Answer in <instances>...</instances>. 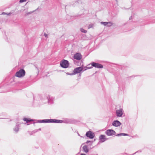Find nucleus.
Masks as SVG:
<instances>
[{
  "mask_svg": "<svg viewBox=\"0 0 155 155\" xmlns=\"http://www.w3.org/2000/svg\"><path fill=\"white\" fill-rule=\"evenodd\" d=\"M43 100H46L49 104L53 103L54 101V97L52 96H50L49 95L45 94L43 96Z\"/></svg>",
  "mask_w": 155,
  "mask_h": 155,
  "instance_id": "nucleus-1",
  "label": "nucleus"
},
{
  "mask_svg": "<svg viewBox=\"0 0 155 155\" xmlns=\"http://www.w3.org/2000/svg\"><path fill=\"white\" fill-rule=\"evenodd\" d=\"M69 65V63L68 61L64 59L63 60L60 62V65L62 68H68Z\"/></svg>",
  "mask_w": 155,
  "mask_h": 155,
  "instance_id": "nucleus-2",
  "label": "nucleus"
},
{
  "mask_svg": "<svg viewBox=\"0 0 155 155\" xmlns=\"http://www.w3.org/2000/svg\"><path fill=\"white\" fill-rule=\"evenodd\" d=\"M25 74V72L23 69H21L20 70L17 72L15 76L18 78H21L24 77Z\"/></svg>",
  "mask_w": 155,
  "mask_h": 155,
  "instance_id": "nucleus-3",
  "label": "nucleus"
},
{
  "mask_svg": "<svg viewBox=\"0 0 155 155\" xmlns=\"http://www.w3.org/2000/svg\"><path fill=\"white\" fill-rule=\"evenodd\" d=\"M85 135L89 138L92 139L95 136V134L93 132L89 130L86 132Z\"/></svg>",
  "mask_w": 155,
  "mask_h": 155,
  "instance_id": "nucleus-4",
  "label": "nucleus"
},
{
  "mask_svg": "<svg viewBox=\"0 0 155 155\" xmlns=\"http://www.w3.org/2000/svg\"><path fill=\"white\" fill-rule=\"evenodd\" d=\"M83 71V67L82 66L77 67L75 68L73 71V74L74 75L78 73H81Z\"/></svg>",
  "mask_w": 155,
  "mask_h": 155,
  "instance_id": "nucleus-5",
  "label": "nucleus"
},
{
  "mask_svg": "<svg viewBox=\"0 0 155 155\" xmlns=\"http://www.w3.org/2000/svg\"><path fill=\"white\" fill-rule=\"evenodd\" d=\"M91 67H95L97 68H103V66L101 64L99 63H96L94 62H92L91 63Z\"/></svg>",
  "mask_w": 155,
  "mask_h": 155,
  "instance_id": "nucleus-6",
  "label": "nucleus"
},
{
  "mask_svg": "<svg viewBox=\"0 0 155 155\" xmlns=\"http://www.w3.org/2000/svg\"><path fill=\"white\" fill-rule=\"evenodd\" d=\"M105 133L108 136H111L115 135L116 132L112 129L107 130L105 132Z\"/></svg>",
  "mask_w": 155,
  "mask_h": 155,
  "instance_id": "nucleus-7",
  "label": "nucleus"
},
{
  "mask_svg": "<svg viewBox=\"0 0 155 155\" xmlns=\"http://www.w3.org/2000/svg\"><path fill=\"white\" fill-rule=\"evenodd\" d=\"M108 139L106 138L105 135L103 134L100 135L99 137V141L101 143H103Z\"/></svg>",
  "mask_w": 155,
  "mask_h": 155,
  "instance_id": "nucleus-8",
  "label": "nucleus"
},
{
  "mask_svg": "<svg viewBox=\"0 0 155 155\" xmlns=\"http://www.w3.org/2000/svg\"><path fill=\"white\" fill-rule=\"evenodd\" d=\"M123 109L122 108L117 110L116 112L117 116L119 117H122L123 114Z\"/></svg>",
  "mask_w": 155,
  "mask_h": 155,
  "instance_id": "nucleus-9",
  "label": "nucleus"
},
{
  "mask_svg": "<svg viewBox=\"0 0 155 155\" xmlns=\"http://www.w3.org/2000/svg\"><path fill=\"white\" fill-rule=\"evenodd\" d=\"M74 59L80 60L82 58V56L80 53H77L74 54Z\"/></svg>",
  "mask_w": 155,
  "mask_h": 155,
  "instance_id": "nucleus-10",
  "label": "nucleus"
},
{
  "mask_svg": "<svg viewBox=\"0 0 155 155\" xmlns=\"http://www.w3.org/2000/svg\"><path fill=\"white\" fill-rule=\"evenodd\" d=\"M121 124V123L118 120L114 121L112 123V125L116 127L119 126Z\"/></svg>",
  "mask_w": 155,
  "mask_h": 155,
  "instance_id": "nucleus-11",
  "label": "nucleus"
},
{
  "mask_svg": "<svg viewBox=\"0 0 155 155\" xmlns=\"http://www.w3.org/2000/svg\"><path fill=\"white\" fill-rule=\"evenodd\" d=\"M101 24H103L104 26H107L108 27L112 25V23L110 22H101Z\"/></svg>",
  "mask_w": 155,
  "mask_h": 155,
  "instance_id": "nucleus-12",
  "label": "nucleus"
},
{
  "mask_svg": "<svg viewBox=\"0 0 155 155\" xmlns=\"http://www.w3.org/2000/svg\"><path fill=\"white\" fill-rule=\"evenodd\" d=\"M83 150V152L86 153H87L89 152V149L87 145H85L82 147Z\"/></svg>",
  "mask_w": 155,
  "mask_h": 155,
  "instance_id": "nucleus-13",
  "label": "nucleus"
},
{
  "mask_svg": "<svg viewBox=\"0 0 155 155\" xmlns=\"http://www.w3.org/2000/svg\"><path fill=\"white\" fill-rule=\"evenodd\" d=\"M52 123H61L64 122V121L62 120L52 119Z\"/></svg>",
  "mask_w": 155,
  "mask_h": 155,
  "instance_id": "nucleus-14",
  "label": "nucleus"
},
{
  "mask_svg": "<svg viewBox=\"0 0 155 155\" xmlns=\"http://www.w3.org/2000/svg\"><path fill=\"white\" fill-rule=\"evenodd\" d=\"M36 122H34V124L35 123H47V119L44 120H36Z\"/></svg>",
  "mask_w": 155,
  "mask_h": 155,
  "instance_id": "nucleus-15",
  "label": "nucleus"
},
{
  "mask_svg": "<svg viewBox=\"0 0 155 155\" xmlns=\"http://www.w3.org/2000/svg\"><path fill=\"white\" fill-rule=\"evenodd\" d=\"M18 123H17L16 124V126L15 128L14 129V130L15 132L17 133L19 131V126Z\"/></svg>",
  "mask_w": 155,
  "mask_h": 155,
  "instance_id": "nucleus-16",
  "label": "nucleus"
},
{
  "mask_svg": "<svg viewBox=\"0 0 155 155\" xmlns=\"http://www.w3.org/2000/svg\"><path fill=\"white\" fill-rule=\"evenodd\" d=\"M23 120L24 121H26V122L27 123H29L31 121H33L34 120L33 119H28L26 118H24Z\"/></svg>",
  "mask_w": 155,
  "mask_h": 155,
  "instance_id": "nucleus-17",
  "label": "nucleus"
},
{
  "mask_svg": "<svg viewBox=\"0 0 155 155\" xmlns=\"http://www.w3.org/2000/svg\"><path fill=\"white\" fill-rule=\"evenodd\" d=\"M93 141H92L87 140L86 142L83 143L82 144L81 146L83 144H88L89 143H91V145H92V144L93 143Z\"/></svg>",
  "mask_w": 155,
  "mask_h": 155,
  "instance_id": "nucleus-18",
  "label": "nucleus"
},
{
  "mask_svg": "<svg viewBox=\"0 0 155 155\" xmlns=\"http://www.w3.org/2000/svg\"><path fill=\"white\" fill-rule=\"evenodd\" d=\"M92 68V67H85L83 68V71L82 72H83L84 71L86 70L87 69H90Z\"/></svg>",
  "mask_w": 155,
  "mask_h": 155,
  "instance_id": "nucleus-19",
  "label": "nucleus"
},
{
  "mask_svg": "<svg viewBox=\"0 0 155 155\" xmlns=\"http://www.w3.org/2000/svg\"><path fill=\"white\" fill-rule=\"evenodd\" d=\"M52 119H47V123H52Z\"/></svg>",
  "mask_w": 155,
  "mask_h": 155,
  "instance_id": "nucleus-20",
  "label": "nucleus"
},
{
  "mask_svg": "<svg viewBox=\"0 0 155 155\" xmlns=\"http://www.w3.org/2000/svg\"><path fill=\"white\" fill-rule=\"evenodd\" d=\"M81 31L82 32L86 33L87 32V31L83 28H81Z\"/></svg>",
  "mask_w": 155,
  "mask_h": 155,
  "instance_id": "nucleus-21",
  "label": "nucleus"
},
{
  "mask_svg": "<svg viewBox=\"0 0 155 155\" xmlns=\"http://www.w3.org/2000/svg\"><path fill=\"white\" fill-rule=\"evenodd\" d=\"M93 24H90L89 25H88V29H89L91 28H92L93 27Z\"/></svg>",
  "mask_w": 155,
  "mask_h": 155,
  "instance_id": "nucleus-22",
  "label": "nucleus"
},
{
  "mask_svg": "<svg viewBox=\"0 0 155 155\" xmlns=\"http://www.w3.org/2000/svg\"><path fill=\"white\" fill-rule=\"evenodd\" d=\"M66 74L68 75H74V74H73V72L71 73H69L68 72V73H66Z\"/></svg>",
  "mask_w": 155,
  "mask_h": 155,
  "instance_id": "nucleus-23",
  "label": "nucleus"
},
{
  "mask_svg": "<svg viewBox=\"0 0 155 155\" xmlns=\"http://www.w3.org/2000/svg\"><path fill=\"white\" fill-rule=\"evenodd\" d=\"M122 136H128V135L127 134L125 133H121Z\"/></svg>",
  "mask_w": 155,
  "mask_h": 155,
  "instance_id": "nucleus-24",
  "label": "nucleus"
},
{
  "mask_svg": "<svg viewBox=\"0 0 155 155\" xmlns=\"http://www.w3.org/2000/svg\"><path fill=\"white\" fill-rule=\"evenodd\" d=\"M26 0H20L19 2L20 3H22L26 1Z\"/></svg>",
  "mask_w": 155,
  "mask_h": 155,
  "instance_id": "nucleus-25",
  "label": "nucleus"
},
{
  "mask_svg": "<svg viewBox=\"0 0 155 155\" xmlns=\"http://www.w3.org/2000/svg\"><path fill=\"white\" fill-rule=\"evenodd\" d=\"M37 131H38V130H34L33 131H32V133H35L36 132H37Z\"/></svg>",
  "mask_w": 155,
  "mask_h": 155,
  "instance_id": "nucleus-26",
  "label": "nucleus"
},
{
  "mask_svg": "<svg viewBox=\"0 0 155 155\" xmlns=\"http://www.w3.org/2000/svg\"><path fill=\"white\" fill-rule=\"evenodd\" d=\"M116 136L119 137L122 136L121 133L119 134L116 135Z\"/></svg>",
  "mask_w": 155,
  "mask_h": 155,
  "instance_id": "nucleus-27",
  "label": "nucleus"
},
{
  "mask_svg": "<svg viewBox=\"0 0 155 155\" xmlns=\"http://www.w3.org/2000/svg\"><path fill=\"white\" fill-rule=\"evenodd\" d=\"M44 36L45 37L48 38V35L47 34L45 33V34H44Z\"/></svg>",
  "mask_w": 155,
  "mask_h": 155,
  "instance_id": "nucleus-28",
  "label": "nucleus"
},
{
  "mask_svg": "<svg viewBox=\"0 0 155 155\" xmlns=\"http://www.w3.org/2000/svg\"><path fill=\"white\" fill-rule=\"evenodd\" d=\"M92 145H91V143L88 145V146L90 147V148L91 149H92L94 148V147H91V146Z\"/></svg>",
  "mask_w": 155,
  "mask_h": 155,
  "instance_id": "nucleus-29",
  "label": "nucleus"
},
{
  "mask_svg": "<svg viewBox=\"0 0 155 155\" xmlns=\"http://www.w3.org/2000/svg\"><path fill=\"white\" fill-rule=\"evenodd\" d=\"M70 120H70V119H68V120H67V123H70Z\"/></svg>",
  "mask_w": 155,
  "mask_h": 155,
  "instance_id": "nucleus-30",
  "label": "nucleus"
},
{
  "mask_svg": "<svg viewBox=\"0 0 155 155\" xmlns=\"http://www.w3.org/2000/svg\"><path fill=\"white\" fill-rule=\"evenodd\" d=\"M2 15H5L7 14V13H5V12H3L2 13Z\"/></svg>",
  "mask_w": 155,
  "mask_h": 155,
  "instance_id": "nucleus-31",
  "label": "nucleus"
},
{
  "mask_svg": "<svg viewBox=\"0 0 155 155\" xmlns=\"http://www.w3.org/2000/svg\"><path fill=\"white\" fill-rule=\"evenodd\" d=\"M12 14V13L11 12H10L8 14H7V15H10L11 14Z\"/></svg>",
  "mask_w": 155,
  "mask_h": 155,
  "instance_id": "nucleus-32",
  "label": "nucleus"
},
{
  "mask_svg": "<svg viewBox=\"0 0 155 155\" xmlns=\"http://www.w3.org/2000/svg\"><path fill=\"white\" fill-rule=\"evenodd\" d=\"M131 19H132V16L130 17L129 18V20H131Z\"/></svg>",
  "mask_w": 155,
  "mask_h": 155,
  "instance_id": "nucleus-33",
  "label": "nucleus"
},
{
  "mask_svg": "<svg viewBox=\"0 0 155 155\" xmlns=\"http://www.w3.org/2000/svg\"><path fill=\"white\" fill-rule=\"evenodd\" d=\"M37 130H38H38H41V128H39V129H37Z\"/></svg>",
  "mask_w": 155,
  "mask_h": 155,
  "instance_id": "nucleus-34",
  "label": "nucleus"
},
{
  "mask_svg": "<svg viewBox=\"0 0 155 155\" xmlns=\"http://www.w3.org/2000/svg\"><path fill=\"white\" fill-rule=\"evenodd\" d=\"M81 155H86V154L84 153H81Z\"/></svg>",
  "mask_w": 155,
  "mask_h": 155,
  "instance_id": "nucleus-35",
  "label": "nucleus"
},
{
  "mask_svg": "<svg viewBox=\"0 0 155 155\" xmlns=\"http://www.w3.org/2000/svg\"><path fill=\"white\" fill-rule=\"evenodd\" d=\"M137 152H135V153H133V154H132V155H134V154H135V153H136Z\"/></svg>",
  "mask_w": 155,
  "mask_h": 155,
  "instance_id": "nucleus-36",
  "label": "nucleus"
},
{
  "mask_svg": "<svg viewBox=\"0 0 155 155\" xmlns=\"http://www.w3.org/2000/svg\"><path fill=\"white\" fill-rule=\"evenodd\" d=\"M66 6H67V5H66V6H65V9H66Z\"/></svg>",
  "mask_w": 155,
  "mask_h": 155,
  "instance_id": "nucleus-37",
  "label": "nucleus"
},
{
  "mask_svg": "<svg viewBox=\"0 0 155 155\" xmlns=\"http://www.w3.org/2000/svg\"><path fill=\"white\" fill-rule=\"evenodd\" d=\"M80 76H81V74H80Z\"/></svg>",
  "mask_w": 155,
  "mask_h": 155,
  "instance_id": "nucleus-38",
  "label": "nucleus"
}]
</instances>
